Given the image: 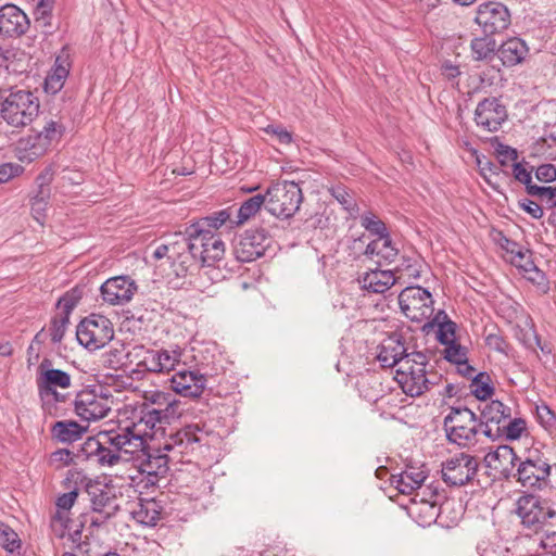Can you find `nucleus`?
<instances>
[{
	"label": "nucleus",
	"instance_id": "f257e3e1",
	"mask_svg": "<svg viewBox=\"0 0 556 556\" xmlns=\"http://www.w3.org/2000/svg\"><path fill=\"white\" fill-rule=\"evenodd\" d=\"M157 420L159 415L154 410H121L117 415L118 431L100 432L94 438H88L81 450L101 466L112 467L119 463L123 455L143 452L144 442L156 433Z\"/></svg>",
	"mask_w": 556,
	"mask_h": 556
},
{
	"label": "nucleus",
	"instance_id": "f03ea898",
	"mask_svg": "<svg viewBox=\"0 0 556 556\" xmlns=\"http://www.w3.org/2000/svg\"><path fill=\"white\" fill-rule=\"evenodd\" d=\"M428 357L422 352H412L400 358L394 379L406 395L420 396L435 383L438 376L428 370Z\"/></svg>",
	"mask_w": 556,
	"mask_h": 556
},
{
	"label": "nucleus",
	"instance_id": "7ed1b4c3",
	"mask_svg": "<svg viewBox=\"0 0 556 556\" xmlns=\"http://www.w3.org/2000/svg\"><path fill=\"white\" fill-rule=\"evenodd\" d=\"M40 101L31 91L0 89V117L10 127L23 129L38 116Z\"/></svg>",
	"mask_w": 556,
	"mask_h": 556
},
{
	"label": "nucleus",
	"instance_id": "20e7f679",
	"mask_svg": "<svg viewBox=\"0 0 556 556\" xmlns=\"http://www.w3.org/2000/svg\"><path fill=\"white\" fill-rule=\"evenodd\" d=\"M266 211L279 218H289L300 208L302 189L294 181L281 180L269 185L265 192Z\"/></svg>",
	"mask_w": 556,
	"mask_h": 556
},
{
	"label": "nucleus",
	"instance_id": "39448f33",
	"mask_svg": "<svg viewBox=\"0 0 556 556\" xmlns=\"http://www.w3.org/2000/svg\"><path fill=\"white\" fill-rule=\"evenodd\" d=\"M481 426L476 414L469 408H452L444 418V429L448 440L459 446H468L476 440Z\"/></svg>",
	"mask_w": 556,
	"mask_h": 556
},
{
	"label": "nucleus",
	"instance_id": "423d86ee",
	"mask_svg": "<svg viewBox=\"0 0 556 556\" xmlns=\"http://www.w3.org/2000/svg\"><path fill=\"white\" fill-rule=\"evenodd\" d=\"M85 490L89 496L92 513L97 515L91 519L92 526H100L116 514L119 505L114 486L88 479Z\"/></svg>",
	"mask_w": 556,
	"mask_h": 556
},
{
	"label": "nucleus",
	"instance_id": "0eeeda50",
	"mask_svg": "<svg viewBox=\"0 0 556 556\" xmlns=\"http://www.w3.org/2000/svg\"><path fill=\"white\" fill-rule=\"evenodd\" d=\"M517 514L527 528L539 532L546 527H553L556 511L546 500L535 495H523L517 502Z\"/></svg>",
	"mask_w": 556,
	"mask_h": 556
},
{
	"label": "nucleus",
	"instance_id": "6e6552de",
	"mask_svg": "<svg viewBox=\"0 0 556 556\" xmlns=\"http://www.w3.org/2000/svg\"><path fill=\"white\" fill-rule=\"evenodd\" d=\"M114 336L112 323L102 315L92 314L77 326L78 342L89 350H99L108 344Z\"/></svg>",
	"mask_w": 556,
	"mask_h": 556
},
{
	"label": "nucleus",
	"instance_id": "1a4fd4ad",
	"mask_svg": "<svg viewBox=\"0 0 556 556\" xmlns=\"http://www.w3.org/2000/svg\"><path fill=\"white\" fill-rule=\"evenodd\" d=\"M186 233L191 239V258L199 262L201 266H213L224 258L225 242L217 233H193L190 229H186Z\"/></svg>",
	"mask_w": 556,
	"mask_h": 556
},
{
	"label": "nucleus",
	"instance_id": "9d476101",
	"mask_svg": "<svg viewBox=\"0 0 556 556\" xmlns=\"http://www.w3.org/2000/svg\"><path fill=\"white\" fill-rule=\"evenodd\" d=\"M441 495L437 488L427 485L418 490L407 505V514L421 527H429L440 515Z\"/></svg>",
	"mask_w": 556,
	"mask_h": 556
},
{
	"label": "nucleus",
	"instance_id": "9b49d317",
	"mask_svg": "<svg viewBox=\"0 0 556 556\" xmlns=\"http://www.w3.org/2000/svg\"><path fill=\"white\" fill-rule=\"evenodd\" d=\"M402 313L412 321L421 323L429 319L433 312V299L421 287H407L399 295Z\"/></svg>",
	"mask_w": 556,
	"mask_h": 556
},
{
	"label": "nucleus",
	"instance_id": "f8f14e48",
	"mask_svg": "<svg viewBox=\"0 0 556 556\" xmlns=\"http://www.w3.org/2000/svg\"><path fill=\"white\" fill-rule=\"evenodd\" d=\"M36 382L43 406H46L50 402L65 401V396L59 393L58 389L64 390L70 388L72 384V378L66 371L49 368L46 363H41L38 367Z\"/></svg>",
	"mask_w": 556,
	"mask_h": 556
},
{
	"label": "nucleus",
	"instance_id": "ddd939ff",
	"mask_svg": "<svg viewBox=\"0 0 556 556\" xmlns=\"http://www.w3.org/2000/svg\"><path fill=\"white\" fill-rule=\"evenodd\" d=\"M141 359L138 365L153 374H169L179 370L184 351L179 348L170 349H139Z\"/></svg>",
	"mask_w": 556,
	"mask_h": 556
},
{
	"label": "nucleus",
	"instance_id": "4468645a",
	"mask_svg": "<svg viewBox=\"0 0 556 556\" xmlns=\"http://www.w3.org/2000/svg\"><path fill=\"white\" fill-rule=\"evenodd\" d=\"M190 247L191 239L188 238L186 230L184 232H176L167 243L161 244L155 249L153 257L155 260L167 258L173 266L178 264L179 268L176 269L177 276L185 275L191 258Z\"/></svg>",
	"mask_w": 556,
	"mask_h": 556
},
{
	"label": "nucleus",
	"instance_id": "2eb2a0df",
	"mask_svg": "<svg viewBox=\"0 0 556 556\" xmlns=\"http://www.w3.org/2000/svg\"><path fill=\"white\" fill-rule=\"evenodd\" d=\"M478 462L466 453H459L442 464V479L450 485H464L477 473Z\"/></svg>",
	"mask_w": 556,
	"mask_h": 556
},
{
	"label": "nucleus",
	"instance_id": "dca6fc26",
	"mask_svg": "<svg viewBox=\"0 0 556 556\" xmlns=\"http://www.w3.org/2000/svg\"><path fill=\"white\" fill-rule=\"evenodd\" d=\"M111 403L108 396L98 394L94 390L85 389L76 395L75 412L86 421H98L111 410Z\"/></svg>",
	"mask_w": 556,
	"mask_h": 556
},
{
	"label": "nucleus",
	"instance_id": "f3484780",
	"mask_svg": "<svg viewBox=\"0 0 556 556\" xmlns=\"http://www.w3.org/2000/svg\"><path fill=\"white\" fill-rule=\"evenodd\" d=\"M475 21L485 34H494L508 27L510 14L503 3L489 1L478 7Z\"/></svg>",
	"mask_w": 556,
	"mask_h": 556
},
{
	"label": "nucleus",
	"instance_id": "a211bd4d",
	"mask_svg": "<svg viewBox=\"0 0 556 556\" xmlns=\"http://www.w3.org/2000/svg\"><path fill=\"white\" fill-rule=\"evenodd\" d=\"M65 134V126L60 119L46 121L41 130L28 138L30 153L38 157L55 148Z\"/></svg>",
	"mask_w": 556,
	"mask_h": 556
},
{
	"label": "nucleus",
	"instance_id": "6ab92c4d",
	"mask_svg": "<svg viewBox=\"0 0 556 556\" xmlns=\"http://www.w3.org/2000/svg\"><path fill=\"white\" fill-rule=\"evenodd\" d=\"M137 291L136 281L125 275L106 279L100 288L102 300L113 306L129 303Z\"/></svg>",
	"mask_w": 556,
	"mask_h": 556
},
{
	"label": "nucleus",
	"instance_id": "aec40b11",
	"mask_svg": "<svg viewBox=\"0 0 556 556\" xmlns=\"http://www.w3.org/2000/svg\"><path fill=\"white\" fill-rule=\"evenodd\" d=\"M507 117L506 106L494 97L480 101L475 111L476 124L488 131L498 130Z\"/></svg>",
	"mask_w": 556,
	"mask_h": 556
},
{
	"label": "nucleus",
	"instance_id": "412c9836",
	"mask_svg": "<svg viewBox=\"0 0 556 556\" xmlns=\"http://www.w3.org/2000/svg\"><path fill=\"white\" fill-rule=\"evenodd\" d=\"M268 247V237L264 229H249L235 247V255L240 262H252L261 257Z\"/></svg>",
	"mask_w": 556,
	"mask_h": 556
},
{
	"label": "nucleus",
	"instance_id": "4be33fe9",
	"mask_svg": "<svg viewBox=\"0 0 556 556\" xmlns=\"http://www.w3.org/2000/svg\"><path fill=\"white\" fill-rule=\"evenodd\" d=\"M206 387V378L194 370L179 369L170 378L172 390L184 397L199 399Z\"/></svg>",
	"mask_w": 556,
	"mask_h": 556
},
{
	"label": "nucleus",
	"instance_id": "5701e85b",
	"mask_svg": "<svg viewBox=\"0 0 556 556\" xmlns=\"http://www.w3.org/2000/svg\"><path fill=\"white\" fill-rule=\"evenodd\" d=\"M428 472L425 466L407 465L400 473L391 475L390 483L402 494H415L418 490L424 489L425 480Z\"/></svg>",
	"mask_w": 556,
	"mask_h": 556
},
{
	"label": "nucleus",
	"instance_id": "b1692460",
	"mask_svg": "<svg viewBox=\"0 0 556 556\" xmlns=\"http://www.w3.org/2000/svg\"><path fill=\"white\" fill-rule=\"evenodd\" d=\"M29 28L27 15L14 4L0 8V34L8 37H20Z\"/></svg>",
	"mask_w": 556,
	"mask_h": 556
},
{
	"label": "nucleus",
	"instance_id": "393cba45",
	"mask_svg": "<svg viewBox=\"0 0 556 556\" xmlns=\"http://www.w3.org/2000/svg\"><path fill=\"white\" fill-rule=\"evenodd\" d=\"M549 475L551 466L546 462L528 459L519 465L517 480L525 488L541 489L546 484Z\"/></svg>",
	"mask_w": 556,
	"mask_h": 556
},
{
	"label": "nucleus",
	"instance_id": "a878e982",
	"mask_svg": "<svg viewBox=\"0 0 556 556\" xmlns=\"http://www.w3.org/2000/svg\"><path fill=\"white\" fill-rule=\"evenodd\" d=\"M148 440L144 442L143 452L129 455V457L136 458L139 464V471L147 475L148 481L151 484H155L160 477H163L168 470V457L164 454H151L147 452Z\"/></svg>",
	"mask_w": 556,
	"mask_h": 556
},
{
	"label": "nucleus",
	"instance_id": "bb28decb",
	"mask_svg": "<svg viewBox=\"0 0 556 556\" xmlns=\"http://www.w3.org/2000/svg\"><path fill=\"white\" fill-rule=\"evenodd\" d=\"M517 459L515 451L508 445H500L484 456L485 466L494 476L508 477Z\"/></svg>",
	"mask_w": 556,
	"mask_h": 556
},
{
	"label": "nucleus",
	"instance_id": "cd10ccee",
	"mask_svg": "<svg viewBox=\"0 0 556 556\" xmlns=\"http://www.w3.org/2000/svg\"><path fill=\"white\" fill-rule=\"evenodd\" d=\"M223 227H228L229 229L238 227V225H236V220L231 218L230 208H224L214 212L206 217L200 218L195 223L187 226L186 229H190L193 233H216V231Z\"/></svg>",
	"mask_w": 556,
	"mask_h": 556
},
{
	"label": "nucleus",
	"instance_id": "c85d7f7f",
	"mask_svg": "<svg viewBox=\"0 0 556 556\" xmlns=\"http://www.w3.org/2000/svg\"><path fill=\"white\" fill-rule=\"evenodd\" d=\"M143 403L140 406H132L130 404L124 405L122 408H118V413L121 410H144L151 412L154 410L159 415V420L156 426L161 421V415L163 408H167L173 404V399L169 393L160 391V390H147L142 394Z\"/></svg>",
	"mask_w": 556,
	"mask_h": 556
},
{
	"label": "nucleus",
	"instance_id": "c756f323",
	"mask_svg": "<svg viewBox=\"0 0 556 556\" xmlns=\"http://www.w3.org/2000/svg\"><path fill=\"white\" fill-rule=\"evenodd\" d=\"M359 282L363 289L372 293H383L397 282L395 273L386 269H370L364 273Z\"/></svg>",
	"mask_w": 556,
	"mask_h": 556
},
{
	"label": "nucleus",
	"instance_id": "7c9ffc66",
	"mask_svg": "<svg viewBox=\"0 0 556 556\" xmlns=\"http://www.w3.org/2000/svg\"><path fill=\"white\" fill-rule=\"evenodd\" d=\"M422 328L427 331L437 328V339L443 345L457 341L456 324L448 318L444 311H439Z\"/></svg>",
	"mask_w": 556,
	"mask_h": 556
},
{
	"label": "nucleus",
	"instance_id": "2f4dec72",
	"mask_svg": "<svg viewBox=\"0 0 556 556\" xmlns=\"http://www.w3.org/2000/svg\"><path fill=\"white\" fill-rule=\"evenodd\" d=\"M405 348L399 337L392 336L384 339L378 346L377 358L382 367H395L402 356H404Z\"/></svg>",
	"mask_w": 556,
	"mask_h": 556
},
{
	"label": "nucleus",
	"instance_id": "473e14b6",
	"mask_svg": "<svg viewBox=\"0 0 556 556\" xmlns=\"http://www.w3.org/2000/svg\"><path fill=\"white\" fill-rule=\"evenodd\" d=\"M528 53L526 43L519 38H509L498 48V56L505 66L521 63Z\"/></svg>",
	"mask_w": 556,
	"mask_h": 556
},
{
	"label": "nucleus",
	"instance_id": "72a5a7b5",
	"mask_svg": "<svg viewBox=\"0 0 556 556\" xmlns=\"http://www.w3.org/2000/svg\"><path fill=\"white\" fill-rule=\"evenodd\" d=\"M131 516L140 525L153 527L161 517V507L154 500H139L135 503Z\"/></svg>",
	"mask_w": 556,
	"mask_h": 556
},
{
	"label": "nucleus",
	"instance_id": "f704fd0d",
	"mask_svg": "<svg viewBox=\"0 0 556 556\" xmlns=\"http://www.w3.org/2000/svg\"><path fill=\"white\" fill-rule=\"evenodd\" d=\"M467 349L457 341L446 344L444 349L445 358L457 366V370L464 377H471L475 368L469 365Z\"/></svg>",
	"mask_w": 556,
	"mask_h": 556
},
{
	"label": "nucleus",
	"instance_id": "c9c22d12",
	"mask_svg": "<svg viewBox=\"0 0 556 556\" xmlns=\"http://www.w3.org/2000/svg\"><path fill=\"white\" fill-rule=\"evenodd\" d=\"M87 431V427H83L76 421H58L52 428L53 435L61 442H74L79 440Z\"/></svg>",
	"mask_w": 556,
	"mask_h": 556
},
{
	"label": "nucleus",
	"instance_id": "e433bc0d",
	"mask_svg": "<svg viewBox=\"0 0 556 556\" xmlns=\"http://www.w3.org/2000/svg\"><path fill=\"white\" fill-rule=\"evenodd\" d=\"M366 254L377 255L384 261L392 262L397 255V249L394 248L390 237L383 233L367 245Z\"/></svg>",
	"mask_w": 556,
	"mask_h": 556
},
{
	"label": "nucleus",
	"instance_id": "4c0bfd02",
	"mask_svg": "<svg viewBox=\"0 0 556 556\" xmlns=\"http://www.w3.org/2000/svg\"><path fill=\"white\" fill-rule=\"evenodd\" d=\"M510 407L501 401H491L481 408V417L485 422L500 425L502 421L510 417Z\"/></svg>",
	"mask_w": 556,
	"mask_h": 556
},
{
	"label": "nucleus",
	"instance_id": "58836bf2",
	"mask_svg": "<svg viewBox=\"0 0 556 556\" xmlns=\"http://www.w3.org/2000/svg\"><path fill=\"white\" fill-rule=\"evenodd\" d=\"M266 207L265 194H256L245 200L238 210L236 225L241 226L254 217L262 206Z\"/></svg>",
	"mask_w": 556,
	"mask_h": 556
},
{
	"label": "nucleus",
	"instance_id": "ea45409f",
	"mask_svg": "<svg viewBox=\"0 0 556 556\" xmlns=\"http://www.w3.org/2000/svg\"><path fill=\"white\" fill-rule=\"evenodd\" d=\"M195 443L197 439L193 433L188 431H178L168 438L163 450L168 452L177 450V452L182 455L193 448Z\"/></svg>",
	"mask_w": 556,
	"mask_h": 556
},
{
	"label": "nucleus",
	"instance_id": "a19ab883",
	"mask_svg": "<svg viewBox=\"0 0 556 556\" xmlns=\"http://www.w3.org/2000/svg\"><path fill=\"white\" fill-rule=\"evenodd\" d=\"M68 76V66L65 60L56 59L55 65L51 73L46 78V90L52 93H56L63 87Z\"/></svg>",
	"mask_w": 556,
	"mask_h": 556
},
{
	"label": "nucleus",
	"instance_id": "79ce46f5",
	"mask_svg": "<svg viewBox=\"0 0 556 556\" xmlns=\"http://www.w3.org/2000/svg\"><path fill=\"white\" fill-rule=\"evenodd\" d=\"M471 54L475 60H485L493 55L496 50V42L492 37L483 36L475 38L471 43Z\"/></svg>",
	"mask_w": 556,
	"mask_h": 556
},
{
	"label": "nucleus",
	"instance_id": "37998d69",
	"mask_svg": "<svg viewBox=\"0 0 556 556\" xmlns=\"http://www.w3.org/2000/svg\"><path fill=\"white\" fill-rule=\"evenodd\" d=\"M470 391L479 400L491 397L494 392L491 377L485 372L478 374L470 383Z\"/></svg>",
	"mask_w": 556,
	"mask_h": 556
},
{
	"label": "nucleus",
	"instance_id": "c03bdc74",
	"mask_svg": "<svg viewBox=\"0 0 556 556\" xmlns=\"http://www.w3.org/2000/svg\"><path fill=\"white\" fill-rule=\"evenodd\" d=\"M0 546L8 553L18 552L22 547L20 535L7 523L0 521Z\"/></svg>",
	"mask_w": 556,
	"mask_h": 556
},
{
	"label": "nucleus",
	"instance_id": "a18cd8bd",
	"mask_svg": "<svg viewBox=\"0 0 556 556\" xmlns=\"http://www.w3.org/2000/svg\"><path fill=\"white\" fill-rule=\"evenodd\" d=\"M51 195L50 189L37 190V193L30 199L31 215L38 223H42Z\"/></svg>",
	"mask_w": 556,
	"mask_h": 556
},
{
	"label": "nucleus",
	"instance_id": "49530a36",
	"mask_svg": "<svg viewBox=\"0 0 556 556\" xmlns=\"http://www.w3.org/2000/svg\"><path fill=\"white\" fill-rule=\"evenodd\" d=\"M535 414L539 424L549 433L552 438L556 439V415L545 404H536Z\"/></svg>",
	"mask_w": 556,
	"mask_h": 556
},
{
	"label": "nucleus",
	"instance_id": "de8ad7c7",
	"mask_svg": "<svg viewBox=\"0 0 556 556\" xmlns=\"http://www.w3.org/2000/svg\"><path fill=\"white\" fill-rule=\"evenodd\" d=\"M394 273L397 282L404 279H418L421 273V263L417 258L404 260V262L396 268Z\"/></svg>",
	"mask_w": 556,
	"mask_h": 556
},
{
	"label": "nucleus",
	"instance_id": "09e8293b",
	"mask_svg": "<svg viewBox=\"0 0 556 556\" xmlns=\"http://www.w3.org/2000/svg\"><path fill=\"white\" fill-rule=\"evenodd\" d=\"M529 194L536 197L547 207L556 206V186H533L529 187Z\"/></svg>",
	"mask_w": 556,
	"mask_h": 556
},
{
	"label": "nucleus",
	"instance_id": "8fccbe9b",
	"mask_svg": "<svg viewBox=\"0 0 556 556\" xmlns=\"http://www.w3.org/2000/svg\"><path fill=\"white\" fill-rule=\"evenodd\" d=\"M73 463V453L66 448H59L49 454L47 464L54 470H60Z\"/></svg>",
	"mask_w": 556,
	"mask_h": 556
},
{
	"label": "nucleus",
	"instance_id": "3c124183",
	"mask_svg": "<svg viewBox=\"0 0 556 556\" xmlns=\"http://www.w3.org/2000/svg\"><path fill=\"white\" fill-rule=\"evenodd\" d=\"M261 130L279 144L289 146L292 142V134L279 124H269Z\"/></svg>",
	"mask_w": 556,
	"mask_h": 556
},
{
	"label": "nucleus",
	"instance_id": "603ef678",
	"mask_svg": "<svg viewBox=\"0 0 556 556\" xmlns=\"http://www.w3.org/2000/svg\"><path fill=\"white\" fill-rule=\"evenodd\" d=\"M505 434L509 440H518L527 430L526 420L522 418H515L504 427Z\"/></svg>",
	"mask_w": 556,
	"mask_h": 556
},
{
	"label": "nucleus",
	"instance_id": "864d4df0",
	"mask_svg": "<svg viewBox=\"0 0 556 556\" xmlns=\"http://www.w3.org/2000/svg\"><path fill=\"white\" fill-rule=\"evenodd\" d=\"M70 522L68 511L58 509L56 514L51 520V528L55 534L63 538Z\"/></svg>",
	"mask_w": 556,
	"mask_h": 556
},
{
	"label": "nucleus",
	"instance_id": "5fc2aeb1",
	"mask_svg": "<svg viewBox=\"0 0 556 556\" xmlns=\"http://www.w3.org/2000/svg\"><path fill=\"white\" fill-rule=\"evenodd\" d=\"M80 295L76 290L66 292L59 301L58 307L66 315H68L74 307L78 304Z\"/></svg>",
	"mask_w": 556,
	"mask_h": 556
},
{
	"label": "nucleus",
	"instance_id": "6e6d98bb",
	"mask_svg": "<svg viewBox=\"0 0 556 556\" xmlns=\"http://www.w3.org/2000/svg\"><path fill=\"white\" fill-rule=\"evenodd\" d=\"M476 162L482 177L491 184L492 177L497 174V166L484 156L477 155Z\"/></svg>",
	"mask_w": 556,
	"mask_h": 556
},
{
	"label": "nucleus",
	"instance_id": "4d7b16f0",
	"mask_svg": "<svg viewBox=\"0 0 556 556\" xmlns=\"http://www.w3.org/2000/svg\"><path fill=\"white\" fill-rule=\"evenodd\" d=\"M362 226L368 231L381 236L386 231L384 224L372 214H366L362 216Z\"/></svg>",
	"mask_w": 556,
	"mask_h": 556
},
{
	"label": "nucleus",
	"instance_id": "13d9d810",
	"mask_svg": "<svg viewBox=\"0 0 556 556\" xmlns=\"http://www.w3.org/2000/svg\"><path fill=\"white\" fill-rule=\"evenodd\" d=\"M24 168L20 164L5 163L0 165V184H5L12 178L18 177Z\"/></svg>",
	"mask_w": 556,
	"mask_h": 556
},
{
	"label": "nucleus",
	"instance_id": "bf43d9fd",
	"mask_svg": "<svg viewBox=\"0 0 556 556\" xmlns=\"http://www.w3.org/2000/svg\"><path fill=\"white\" fill-rule=\"evenodd\" d=\"M15 56V53L13 51H3L0 48V75L2 73H17L20 72V68L12 60Z\"/></svg>",
	"mask_w": 556,
	"mask_h": 556
},
{
	"label": "nucleus",
	"instance_id": "052dcab7",
	"mask_svg": "<svg viewBox=\"0 0 556 556\" xmlns=\"http://www.w3.org/2000/svg\"><path fill=\"white\" fill-rule=\"evenodd\" d=\"M526 278L536 285L542 291H546L548 289V281L544 275V273L536 267L525 268Z\"/></svg>",
	"mask_w": 556,
	"mask_h": 556
},
{
	"label": "nucleus",
	"instance_id": "680f3d73",
	"mask_svg": "<svg viewBox=\"0 0 556 556\" xmlns=\"http://www.w3.org/2000/svg\"><path fill=\"white\" fill-rule=\"evenodd\" d=\"M545 535L541 540V546L548 553H556V521L553 527H546L542 530Z\"/></svg>",
	"mask_w": 556,
	"mask_h": 556
},
{
	"label": "nucleus",
	"instance_id": "e2e57ef3",
	"mask_svg": "<svg viewBox=\"0 0 556 556\" xmlns=\"http://www.w3.org/2000/svg\"><path fill=\"white\" fill-rule=\"evenodd\" d=\"M78 497V491L73 490L68 493L60 495L56 500V507L60 510L68 511L75 504Z\"/></svg>",
	"mask_w": 556,
	"mask_h": 556
},
{
	"label": "nucleus",
	"instance_id": "0e129e2a",
	"mask_svg": "<svg viewBox=\"0 0 556 556\" xmlns=\"http://www.w3.org/2000/svg\"><path fill=\"white\" fill-rule=\"evenodd\" d=\"M35 16L37 20L46 18L53 10L54 0H34Z\"/></svg>",
	"mask_w": 556,
	"mask_h": 556
},
{
	"label": "nucleus",
	"instance_id": "69168bd1",
	"mask_svg": "<svg viewBox=\"0 0 556 556\" xmlns=\"http://www.w3.org/2000/svg\"><path fill=\"white\" fill-rule=\"evenodd\" d=\"M536 178L543 182H552L556 179V167L552 164H543L536 168Z\"/></svg>",
	"mask_w": 556,
	"mask_h": 556
},
{
	"label": "nucleus",
	"instance_id": "338daca9",
	"mask_svg": "<svg viewBox=\"0 0 556 556\" xmlns=\"http://www.w3.org/2000/svg\"><path fill=\"white\" fill-rule=\"evenodd\" d=\"M514 177L525 184L527 186V190L529 191V187H533L531 173L521 164H515L513 168Z\"/></svg>",
	"mask_w": 556,
	"mask_h": 556
},
{
	"label": "nucleus",
	"instance_id": "774afa93",
	"mask_svg": "<svg viewBox=\"0 0 556 556\" xmlns=\"http://www.w3.org/2000/svg\"><path fill=\"white\" fill-rule=\"evenodd\" d=\"M54 169L52 166L46 167L36 178L38 190L50 189V184L53 180Z\"/></svg>",
	"mask_w": 556,
	"mask_h": 556
}]
</instances>
